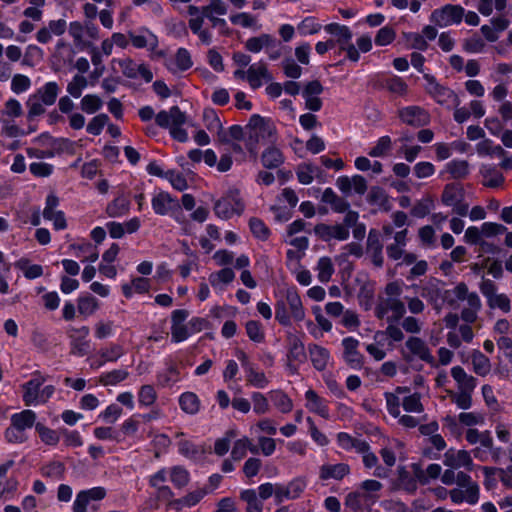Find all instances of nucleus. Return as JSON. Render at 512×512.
Listing matches in <instances>:
<instances>
[{
    "label": "nucleus",
    "instance_id": "f257e3e1",
    "mask_svg": "<svg viewBox=\"0 0 512 512\" xmlns=\"http://www.w3.org/2000/svg\"><path fill=\"white\" fill-rule=\"evenodd\" d=\"M306 312L301 297L296 287H286L277 294L275 303V319L282 326H290L292 319L296 322L303 321Z\"/></svg>",
    "mask_w": 512,
    "mask_h": 512
},
{
    "label": "nucleus",
    "instance_id": "f03ea898",
    "mask_svg": "<svg viewBox=\"0 0 512 512\" xmlns=\"http://www.w3.org/2000/svg\"><path fill=\"white\" fill-rule=\"evenodd\" d=\"M277 139V131L274 123L265 117L254 114L245 126L246 148L251 153H256L258 144L274 143Z\"/></svg>",
    "mask_w": 512,
    "mask_h": 512
},
{
    "label": "nucleus",
    "instance_id": "7ed1b4c3",
    "mask_svg": "<svg viewBox=\"0 0 512 512\" xmlns=\"http://www.w3.org/2000/svg\"><path fill=\"white\" fill-rule=\"evenodd\" d=\"M383 485L378 480L366 479L354 491L347 494L345 504L354 512L374 505L380 498Z\"/></svg>",
    "mask_w": 512,
    "mask_h": 512
},
{
    "label": "nucleus",
    "instance_id": "20e7f679",
    "mask_svg": "<svg viewBox=\"0 0 512 512\" xmlns=\"http://www.w3.org/2000/svg\"><path fill=\"white\" fill-rule=\"evenodd\" d=\"M244 209V202L237 189L228 190L214 204V212L216 216L223 220H228L235 215H241Z\"/></svg>",
    "mask_w": 512,
    "mask_h": 512
},
{
    "label": "nucleus",
    "instance_id": "39448f33",
    "mask_svg": "<svg viewBox=\"0 0 512 512\" xmlns=\"http://www.w3.org/2000/svg\"><path fill=\"white\" fill-rule=\"evenodd\" d=\"M43 380L35 377L23 385V400L27 406H37L46 403L54 394V387H42Z\"/></svg>",
    "mask_w": 512,
    "mask_h": 512
},
{
    "label": "nucleus",
    "instance_id": "423d86ee",
    "mask_svg": "<svg viewBox=\"0 0 512 512\" xmlns=\"http://www.w3.org/2000/svg\"><path fill=\"white\" fill-rule=\"evenodd\" d=\"M426 80L425 89L427 93L440 105L451 109L460 105L458 95L448 87L440 85L436 79L429 74L424 75Z\"/></svg>",
    "mask_w": 512,
    "mask_h": 512
},
{
    "label": "nucleus",
    "instance_id": "0eeeda50",
    "mask_svg": "<svg viewBox=\"0 0 512 512\" xmlns=\"http://www.w3.org/2000/svg\"><path fill=\"white\" fill-rule=\"evenodd\" d=\"M189 15L188 27L191 32L196 35L200 42L204 45H210L212 43V32L205 27L206 15L195 5H189L187 8Z\"/></svg>",
    "mask_w": 512,
    "mask_h": 512
},
{
    "label": "nucleus",
    "instance_id": "6e6552de",
    "mask_svg": "<svg viewBox=\"0 0 512 512\" xmlns=\"http://www.w3.org/2000/svg\"><path fill=\"white\" fill-rule=\"evenodd\" d=\"M406 312L404 303L397 297L382 299L375 308V315L379 319H385L388 323L400 320Z\"/></svg>",
    "mask_w": 512,
    "mask_h": 512
},
{
    "label": "nucleus",
    "instance_id": "1a4fd4ad",
    "mask_svg": "<svg viewBox=\"0 0 512 512\" xmlns=\"http://www.w3.org/2000/svg\"><path fill=\"white\" fill-rule=\"evenodd\" d=\"M90 329L88 326L69 327L67 335L70 344V353L77 357H83L88 354L91 348L90 340L88 339Z\"/></svg>",
    "mask_w": 512,
    "mask_h": 512
},
{
    "label": "nucleus",
    "instance_id": "9d476101",
    "mask_svg": "<svg viewBox=\"0 0 512 512\" xmlns=\"http://www.w3.org/2000/svg\"><path fill=\"white\" fill-rule=\"evenodd\" d=\"M464 9L460 5L447 4L435 9L430 15V21L439 27H448L461 23Z\"/></svg>",
    "mask_w": 512,
    "mask_h": 512
},
{
    "label": "nucleus",
    "instance_id": "9b49d317",
    "mask_svg": "<svg viewBox=\"0 0 512 512\" xmlns=\"http://www.w3.org/2000/svg\"><path fill=\"white\" fill-rule=\"evenodd\" d=\"M189 312L185 309H176L171 314V341L181 343L191 337L189 326L186 323Z\"/></svg>",
    "mask_w": 512,
    "mask_h": 512
},
{
    "label": "nucleus",
    "instance_id": "f8f14e48",
    "mask_svg": "<svg viewBox=\"0 0 512 512\" xmlns=\"http://www.w3.org/2000/svg\"><path fill=\"white\" fill-rule=\"evenodd\" d=\"M59 198L54 194L46 197L45 207L43 210L44 219L51 221L56 230H64L67 228V222L63 211L58 210Z\"/></svg>",
    "mask_w": 512,
    "mask_h": 512
},
{
    "label": "nucleus",
    "instance_id": "ddd939ff",
    "mask_svg": "<svg viewBox=\"0 0 512 512\" xmlns=\"http://www.w3.org/2000/svg\"><path fill=\"white\" fill-rule=\"evenodd\" d=\"M106 496V490L97 486L77 493L72 505L73 512H87L88 506L92 502L100 501Z\"/></svg>",
    "mask_w": 512,
    "mask_h": 512
},
{
    "label": "nucleus",
    "instance_id": "4468645a",
    "mask_svg": "<svg viewBox=\"0 0 512 512\" xmlns=\"http://www.w3.org/2000/svg\"><path fill=\"white\" fill-rule=\"evenodd\" d=\"M237 357L241 361V364L244 368L247 384L259 389L266 388L269 384V380L266 377L265 373L263 371L257 370L248 361V357L244 352H239L237 354Z\"/></svg>",
    "mask_w": 512,
    "mask_h": 512
},
{
    "label": "nucleus",
    "instance_id": "2eb2a0df",
    "mask_svg": "<svg viewBox=\"0 0 512 512\" xmlns=\"http://www.w3.org/2000/svg\"><path fill=\"white\" fill-rule=\"evenodd\" d=\"M343 348L342 357L352 368L359 369L363 365V355L359 351L360 342L354 337H345L341 341Z\"/></svg>",
    "mask_w": 512,
    "mask_h": 512
},
{
    "label": "nucleus",
    "instance_id": "dca6fc26",
    "mask_svg": "<svg viewBox=\"0 0 512 512\" xmlns=\"http://www.w3.org/2000/svg\"><path fill=\"white\" fill-rule=\"evenodd\" d=\"M200 9L206 15L212 27L225 28L227 26L226 20L220 18L228 12V6L223 0H209V3L200 7Z\"/></svg>",
    "mask_w": 512,
    "mask_h": 512
},
{
    "label": "nucleus",
    "instance_id": "f3484780",
    "mask_svg": "<svg viewBox=\"0 0 512 512\" xmlns=\"http://www.w3.org/2000/svg\"><path fill=\"white\" fill-rule=\"evenodd\" d=\"M398 116L407 125L420 127L429 123V113L419 106H406L398 111Z\"/></svg>",
    "mask_w": 512,
    "mask_h": 512
},
{
    "label": "nucleus",
    "instance_id": "a211bd4d",
    "mask_svg": "<svg viewBox=\"0 0 512 512\" xmlns=\"http://www.w3.org/2000/svg\"><path fill=\"white\" fill-rule=\"evenodd\" d=\"M314 233L317 237L326 242L331 240L345 241L350 235V231L345 226L340 224L328 225L325 223L317 224L314 227Z\"/></svg>",
    "mask_w": 512,
    "mask_h": 512
},
{
    "label": "nucleus",
    "instance_id": "6ab92c4d",
    "mask_svg": "<svg viewBox=\"0 0 512 512\" xmlns=\"http://www.w3.org/2000/svg\"><path fill=\"white\" fill-rule=\"evenodd\" d=\"M123 354L124 349L121 345L111 343L108 346L101 348L91 358V367L98 369L105 365L107 362H116Z\"/></svg>",
    "mask_w": 512,
    "mask_h": 512
},
{
    "label": "nucleus",
    "instance_id": "aec40b11",
    "mask_svg": "<svg viewBox=\"0 0 512 512\" xmlns=\"http://www.w3.org/2000/svg\"><path fill=\"white\" fill-rule=\"evenodd\" d=\"M443 463L453 469L464 468L468 471L473 469V460L466 450L448 449L444 454Z\"/></svg>",
    "mask_w": 512,
    "mask_h": 512
},
{
    "label": "nucleus",
    "instance_id": "412c9836",
    "mask_svg": "<svg viewBox=\"0 0 512 512\" xmlns=\"http://www.w3.org/2000/svg\"><path fill=\"white\" fill-rule=\"evenodd\" d=\"M324 87L318 80L308 82L303 91L302 97L305 100V108L317 112L322 108V100L319 95L323 92Z\"/></svg>",
    "mask_w": 512,
    "mask_h": 512
},
{
    "label": "nucleus",
    "instance_id": "4be33fe9",
    "mask_svg": "<svg viewBox=\"0 0 512 512\" xmlns=\"http://www.w3.org/2000/svg\"><path fill=\"white\" fill-rule=\"evenodd\" d=\"M155 121L160 127L170 130L177 126H183L186 116L178 106H173L169 110L160 111L155 116Z\"/></svg>",
    "mask_w": 512,
    "mask_h": 512
},
{
    "label": "nucleus",
    "instance_id": "5701e85b",
    "mask_svg": "<svg viewBox=\"0 0 512 512\" xmlns=\"http://www.w3.org/2000/svg\"><path fill=\"white\" fill-rule=\"evenodd\" d=\"M357 453L362 456V462L366 469H374L373 475L375 477L386 478L388 476V471L378 464V457L371 451L367 442L358 444Z\"/></svg>",
    "mask_w": 512,
    "mask_h": 512
},
{
    "label": "nucleus",
    "instance_id": "b1692460",
    "mask_svg": "<svg viewBox=\"0 0 512 512\" xmlns=\"http://www.w3.org/2000/svg\"><path fill=\"white\" fill-rule=\"evenodd\" d=\"M305 407L306 409L324 419H329L328 401L321 397L315 390L308 389L305 394Z\"/></svg>",
    "mask_w": 512,
    "mask_h": 512
},
{
    "label": "nucleus",
    "instance_id": "393cba45",
    "mask_svg": "<svg viewBox=\"0 0 512 512\" xmlns=\"http://www.w3.org/2000/svg\"><path fill=\"white\" fill-rule=\"evenodd\" d=\"M67 30V22L64 19L50 20L46 26L41 27L35 37L41 44L51 42L54 36H61Z\"/></svg>",
    "mask_w": 512,
    "mask_h": 512
},
{
    "label": "nucleus",
    "instance_id": "a878e982",
    "mask_svg": "<svg viewBox=\"0 0 512 512\" xmlns=\"http://www.w3.org/2000/svg\"><path fill=\"white\" fill-rule=\"evenodd\" d=\"M351 472L350 465L347 463H325L319 468V478L322 481H341Z\"/></svg>",
    "mask_w": 512,
    "mask_h": 512
},
{
    "label": "nucleus",
    "instance_id": "bb28decb",
    "mask_svg": "<svg viewBox=\"0 0 512 512\" xmlns=\"http://www.w3.org/2000/svg\"><path fill=\"white\" fill-rule=\"evenodd\" d=\"M167 69L176 74L190 69L193 61L190 52L186 48H179L173 57L166 60Z\"/></svg>",
    "mask_w": 512,
    "mask_h": 512
},
{
    "label": "nucleus",
    "instance_id": "cd10ccee",
    "mask_svg": "<svg viewBox=\"0 0 512 512\" xmlns=\"http://www.w3.org/2000/svg\"><path fill=\"white\" fill-rule=\"evenodd\" d=\"M129 37L135 48H147L154 51L158 47V37L147 28H141L136 33H129Z\"/></svg>",
    "mask_w": 512,
    "mask_h": 512
},
{
    "label": "nucleus",
    "instance_id": "c85d7f7f",
    "mask_svg": "<svg viewBox=\"0 0 512 512\" xmlns=\"http://www.w3.org/2000/svg\"><path fill=\"white\" fill-rule=\"evenodd\" d=\"M479 494V486L472 485L468 489L458 487L450 490L449 497L454 504L466 502L470 505H474L479 501Z\"/></svg>",
    "mask_w": 512,
    "mask_h": 512
},
{
    "label": "nucleus",
    "instance_id": "c756f323",
    "mask_svg": "<svg viewBox=\"0 0 512 512\" xmlns=\"http://www.w3.org/2000/svg\"><path fill=\"white\" fill-rule=\"evenodd\" d=\"M271 75L262 62L252 64L246 71V79L252 89H258L264 81L271 80Z\"/></svg>",
    "mask_w": 512,
    "mask_h": 512
},
{
    "label": "nucleus",
    "instance_id": "7c9ffc66",
    "mask_svg": "<svg viewBox=\"0 0 512 512\" xmlns=\"http://www.w3.org/2000/svg\"><path fill=\"white\" fill-rule=\"evenodd\" d=\"M151 289V280L145 277H132L130 282L123 283L121 290L125 298L130 299L134 294H146Z\"/></svg>",
    "mask_w": 512,
    "mask_h": 512
},
{
    "label": "nucleus",
    "instance_id": "2f4dec72",
    "mask_svg": "<svg viewBox=\"0 0 512 512\" xmlns=\"http://www.w3.org/2000/svg\"><path fill=\"white\" fill-rule=\"evenodd\" d=\"M203 120L205 127L211 132L217 135L219 142L228 143L229 138L227 137V133H224L223 125L217 115L216 111L213 109H205L203 112Z\"/></svg>",
    "mask_w": 512,
    "mask_h": 512
},
{
    "label": "nucleus",
    "instance_id": "473e14b6",
    "mask_svg": "<svg viewBox=\"0 0 512 512\" xmlns=\"http://www.w3.org/2000/svg\"><path fill=\"white\" fill-rule=\"evenodd\" d=\"M151 205L156 214L167 215L178 206V202L176 199L172 198L169 193L159 191L153 195Z\"/></svg>",
    "mask_w": 512,
    "mask_h": 512
},
{
    "label": "nucleus",
    "instance_id": "72a5a7b5",
    "mask_svg": "<svg viewBox=\"0 0 512 512\" xmlns=\"http://www.w3.org/2000/svg\"><path fill=\"white\" fill-rule=\"evenodd\" d=\"M417 487L418 480H416L405 467H399L397 470V479L392 485V490H403L408 494H414Z\"/></svg>",
    "mask_w": 512,
    "mask_h": 512
},
{
    "label": "nucleus",
    "instance_id": "f704fd0d",
    "mask_svg": "<svg viewBox=\"0 0 512 512\" xmlns=\"http://www.w3.org/2000/svg\"><path fill=\"white\" fill-rule=\"evenodd\" d=\"M482 184L489 188H498L504 183V176L501 171L492 164H483L480 167Z\"/></svg>",
    "mask_w": 512,
    "mask_h": 512
},
{
    "label": "nucleus",
    "instance_id": "c9c22d12",
    "mask_svg": "<svg viewBox=\"0 0 512 512\" xmlns=\"http://www.w3.org/2000/svg\"><path fill=\"white\" fill-rule=\"evenodd\" d=\"M308 352L313 367L318 371H324L331 359L329 350L318 344H310Z\"/></svg>",
    "mask_w": 512,
    "mask_h": 512
},
{
    "label": "nucleus",
    "instance_id": "e433bc0d",
    "mask_svg": "<svg viewBox=\"0 0 512 512\" xmlns=\"http://www.w3.org/2000/svg\"><path fill=\"white\" fill-rule=\"evenodd\" d=\"M235 279V273L231 268H223L209 275V283L216 293H222L226 286Z\"/></svg>",
    "mask_w": 512,
    "mask_h": 512
},
{
    "label": "nucleus",
    "instance_id": "4c0bfd02",
    "mask_svg": "<svg viewBox=\"0 0 512 512\" xmlns=\"http://www.w3.org/2000/svg\"><path fill=\"white\" fill-rule=\"evenodd\" d=\"M409 392L407 387H397L394 392H386V407L391 416L397 418L400 416V405L402 404L403 394Z\"/></svg>",
    "mask_w": 512,
    "mask_h": 512
},
{
    "label": "nucleus",
    "instance_id": "58836bf2",
    "mask_svg": "<svg viewBox=\"0 0 512 512\" xmlns=\"http://www.w3.org/2000/svg\"><path fill=\"white\" fill-rule=\"evenodd\" d=\"M451 375L457 383L458 391L473 392L477 383L476 379L468 375L465 370L460 366H455L451 369Z\"/></svg>",
    "mask_w": 512,
    "mask_h": 512
},
{
    "label": "nucleus",
    "instance_id": "ea45409f",
    "mask_svg": "<svg viewBox=\"0 0 512 512\" xmlns=\"http://www.w3.org/2000/svg\"><path fill=\"white\" fill-rule=\"evenodd\" d=\"M245 47L252 53H259L262 49L269 50L277 47V40L269 34H261L258 37L249 38Z\"/></svg>",
    "mask_w": 512,
    "mask_h": 512
},
{
    "label": "nucleus",
    "instance_id": "a19ab883",
    "mask_svg": "<svg viewBox=\"0 0 512 512\" xmlns=\"http://www.w3.org/2000/svg\"><path fill=\"white\" fill-rule=\"evenodd\" d=\"M105 211L111 218L122 217L130 211V200L124 194H120L108 203Z\"/></svg>",
    "mask_w": 512,
    "mask_h": 512
},
{
    "label": "nucleus",
    "instance_id": "79ce46f5",
    "mask_svg": "<svg viewBox=\"0 0 512 512\" xmlns=\"http://www.w3.org/2000/svg\"><path fill=\"white\" fill-rule=\"evenodd\" d=\"M206 493L204 488H198L180 499L171 501L170 506L176 510H181L183 507H193L201 501Z\"/></svg>",
    "mask_w": 512,
    "mask_h": 512
},
{
    "label": "nucleus",
    "instance_id": "37998d69",
    "mask_svg": "<svg viewBox=\"0 0 512 512\" xmlns=\"http://www.w3.org/2000/svg\"><path fill=\"white\" fill-rule=\"evenodd\" d=\"M99 308V300L90 294L80 295L77 299L78 312L85 318L95 314Z\"/></svg>",
    "mask_w": 512,
    "mask_h": 512
},
{
    "label": "nucleus",
    "instance_id": "c03bdc74",
    "mask_svg": "<svg viewBox=\"0 0 512 512\" xmlns=\"http://www.w3.org/2000/svg\"><path fill=\"white\" fill-rule=\"evenodd\" d=\"M59 93V85L54 81H50L37 89L34 94H36V96L40 98L42 103H44L46 106H51L56 102Z\"/></svg>",
    "mask_w": 512,
    "mask_h": 512
},
{
    "label": "nucleus",
    "instance_id": "a18cd8bd",
    "mask_svg": "<svg viewBox=\"0 0 512 512\" xmlns=\"http://www.w3.org/2000/svg\"><path fill=\"white\" fill-rule=\"evenodd\" d=\"M406 348L413 357L419 358L424 361L431 360L429 348L426 343L418 337H410L406 341Z\"/></svg>",
    "mask_w": 512,
    "mask_h": 512
},
{
    "label": "nucleus",
    "instance_id": "49530a36",
    "mask_svg": "<svg viewBox=\"0 0 512 512\" xmlns=\"http://www.w3.org/2000/svg\"><path fill=\"white\" fill-rule=\"evenodd\" d=\"M179 406L183 412L195 415L200 411L201 401L193 392H184L179 396Z\"/></svg>",
    "mask_w": 512,
    "mask_h": 512
},
{
    "label": "nucleus",
    "instance_id": "de8ad7c7",
    "mask_svg": "<svg viewBox=\"0 0 512 512\" xmlns=\"http://www.w3.org/2000/svg\"><path fill=\"white\" fill-rule=\"evenodd\" d=\"M325 30L329 34L337 36L336 42L339 45V49H341L342 46H346L351 43L352 32L349 27L337 23H331L325 26Z\"/></svg>",
    "mask_w": 512,
    "mask_h": 512
},
{
    "label": "nucleus",
    "instance_id": "09e8293b",
    "mask_svg": "<svg viewBox=\"0 0 512 512\" xmlns=\"http://www.w3.org/2000/svg\"><path fill=\"white\" fill-rule=\"evenodd\" d=\"M269 398L274 407L281 413L287 414L293 409V400L281 390H273L269 392Z\"/></svg>",
    "mask_w": 512,
    "mask_h": 512
},
{
    "label": "nucleus",
    "instance_id": "8fccbe9b",
    "mask_svg": "<svg viewBox=\"0 0 512 512\" xmlns=\"http://www.w3.org/2000/svg\"><path fill=\"white\" fill-rule=\"evenodd\" d=\"M36 421V413L32 410L26 409L21 412L15 413L11 416L10 422L26 432L27 429L32 428Z\"/></svg>",
    "mask_w": 512,
    "mask_h": 512
},
{
    "label": "nucleus",
    "instance_id": "3c124183",
    "mask_svg": "<svg viewBox=\"0 0 512 512\" xmlns=\"http://www.w3.org/2000/svg\"><path fill=\"white\" fill-rule=\"evenodd\" d=\"M261 161L264 167L274 169L284 162V156L280 149L270 146L263 151Z\"/></svg>",
    "mask_w": 512,
    "mask_h": 512
},
{
    "label": "nucleus",
    "instance_id": "603ef678",
    "mask_svg": "<svg viewBox=\"0 0 512 512\" xmlns=\"http://www.w3.org/2000/svg\"><path fill=\"white\" fill-rule=\"evenodd\" d=\"M248 450L252 453H257V448L252 445L251 440L244 436L234 442L231 450V459L240 461L246 456Z\"/></svg>",
    "mask_w": 512,
    "mask_h": 512
},
{
    "label": "nucleus",
    "instance_id": "864d4df0",
    "mask_svg": "<svg viewBox=\"0 0 512 512\" xmlns=\"http://www.w3.org/2000/svg\"><path fill=\"white\" fill-rule=\"evenodd\" d=\"M318 172V167L312 163H301L296 168L297 179L303 185L311 184Z\"/></svg>",
    "mask_w": 512,
    "mask_h": 512
},
{
    "label": "nucleus",
    "instance_id": "5fc2aeb1",
    "mask_svg": "<svg viewBox=\"0 0 512 512\" xmlns=\"http://www.w3.org/2000/svg\"><path fill=\"white\" fill-rule=\"evenodd\" d=\"M15 267L20 269L27 279H36L43 275L42 266L38 264H30L29 260L26 258H21L16 261Z\"/></svg>",
    "mask_w": 512,
    "mask_h": 512
},
{
    "label": "nucleus",
    "instance_id": "6e6d98bb",
    "mask_svg": "<svg viewBox=\"0 0 512 512\" xmlns=\"http://www.w3.org/2000/svg\"><path fill=\"white\" fill-rule=\"evenodd\" d=\"M238 432L236 429H229L223 437L216 439L214 443V453L218 456H224L230 449L231 442L236 438Z\"/></svg>",
    "mask_w": 512,
    "mask_h": 512
},
{
    "label": "nucleus",
    "instance_id": "4d7b16f0",
    "mask_svg": "<svg viewBox=\"0 0 512 512\" xmlns=\"http://www.w3.org/2000/svg\"><path fill=\"white\" fill-rule=\"evenodd\" d=\"M1 113V118H9L15 120L24 114L23 107L16 98H9L5 101Z\"/></svg>",
    "mask_w": 512,
    "mask_h": 512
},
{
    "label": "nucleus",
    "instance_id": "13d9d810",
    "mask_svg": "<svg viewBox=\"0 0 512 512\" xmlns=\"http://www.w3.org/2000/svg\"><path fill=\"white\" fill-rule=\"evenodd\" d=\"M375 343L366 345V351L376 360L381 361L385 358L386 352L383 349L384 333L378 331L374 335Z\"/></svg>",
    "mask_w": 512,
    "mask_h": 512
},
{
    "label": "nucleus",
    "instance_id": "bf43d9fd",
    "mask_svg": "<svg viewBox=\"0 0 512 512\" xmlns=\"http://www.w3.org/2000/svg\"><path fill=\"white\" fill-rule=\"evenodd\" d=\"M305 348L303 342L297 336L289 337V349L287 357L293 361H303L305 359Z\"/></svg>",
    "mask_w": 512,
    "mask_h": 512
},
{
    "label": "nucleus",
    "instance_id": "052dcab7",
    "mask_svg": "<svg viewBox=\"0 0 512 512\" xmlns=\"http://www.w3.org/2000/svg\"><path fill=\"white\" fill-rule=\"evenodd\" d=\"M31 86L32 81L27 75L17 73L11 77L10 89L14 94H23L30 90Z\"/></svg>",
    "mask_w": 512,
    "mask_h": 512
},
{
    "label": "nucleus",
    "instance_id": "680f3d73",
    "mask_svg": "<svg viewBox=\"0 0 512 512\" xmlns=\"http://www.w3.org/2000/svg\"><path fill=\"white\" fill-rule=\"evenodd\" d=\"M473 370L480 376H486L491 370L490 360L480 351H474L472 354Z\"/></svg>",
    "mask_w": 512,
    "mask_h": 512
},
{
    "label": "nucleus",
    "instance_id": "e2e57ef3",
    "mask_svg": "<svg viewBox=\"0 0 512 512\" xmlns=\"http://www.w3.org/2000/svg\"><path fill=\"white\" fill-rule=\"evenodd\" d=\"M170 481L176 488H184L190 481V474L182 466H174L170 468Z\"/></svg>",
    "mask_w": 512,
    "mask_h": 512
},
{
    "label": "nucleus",
    "instance_id": "0e129e2a",
    "mask_svg": "<svg viewBox=\"0 0 512 512\" xmlns=\"http://www.w3.org/2000/svg\"><path fill=\"white\" fill-rule=\"evenodd\" d=\"M103 106L102 99L96 94L85 95L80 102V108L87 114L98 112Z\"/></svg>",
    "mask_w": 512,
    "mask_h": 512
},
{
    "label": "nucleus",
    "instance_id": "69168bd1",
    "mask_svg": "<svg viewBox=\"0 0 512 512\" xmlns=\"http://www.w3.org/2000/svg\"><path fill=\"white\" fill-rule=\"evenodd\" d=\"M35 429H36L37 433L39 434L41 441L44 444L49 445V446H56L59 443L60 437H59L57 431H55L49 427H46L42 423H36Z\"/></svg>",
    "mask_w": 512,
    "mask_h": 512
},
{
    "label": "nucleus",
    "instance_id": "338daca9",
    "mask_svg": "<svg viewBox=\"0 0 512 512\" xmlns=\"http://www.w3.org/2000/svg\"><path fill=\"white\" fill-rule=\"evenodd\" d=\"M402 406L405 411L410 413H421L424 408L421 403V397L418 393L403 394Z\"/></svg>",
    "mask_w": 512,
    "mask_h": 512
},
{
    "label": "nucleus",
    "instance_id": "774afa93",
    "mask_svg": "<svg viewBox=\"0 0 512 512\" xmlns=\"http://www.w3.org/2000/svg\"><path fill=\"white\" fill-rule=\"evenodd\" d=\"M446 171L454 179H461L468 175L469 165L465 160H452L446 164Z\"/></svg>",
    "mask_w": 512,
    "mask_h": 512
}]
</instances>
